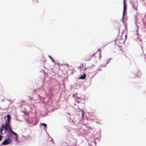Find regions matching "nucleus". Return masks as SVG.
<instances>
[{"instance_id":"1","label":"nucleus","mask_w":146,"mask_h":146,"mask_svg":"<svg viewBox=\"0 0 146 146\" xmlns=\"http://www.w3.org/2000/svg\"><path fill=\"white\" fill-rule=\"evenodd\" d=\"M10 125V123H7V122H6V123H5V125H4L3 124L2 125V127H1V133H2L3 131V129H5V131L4 133L6 132L7 129L8 127H7Z\"/></svg>"},{"instance_id":"2","label":"nucleus","mask_w":146,"mask_h":146,"mask_svg":"<svg viewBox=\"0 0 146 146\" xmlns=\"http://www.w3.org/2000/svg\"><path fill=\"white\" fill-rule=\"evenodd\" d=\"M10 125V123H7V122H6V123H5V125H4L3 124L2 125V127H1V133H2L3 131V129H5V131L4 133L6 132L7 129L8 127H7Z\"/></svg>"},{"instance_id":"3","label":"nucleus","mask_w":146,"mask_h":146,"mask_svg":"<svg viewBox=\"0 0 146 146\" xmlns=\"http://www.w3.org/2000/svg\"><path fill=\"white\" fill-rule=\"evenodd\" d=\"M11 142V140L10 139H5L2 143V145H6L9 144Z\"/></svg>"},{"instance_id":"4","label":"nucleus","mask_w":146,"mask_h":146,"mask_svg":"<svg viewBox=\"0 0 146 146\" xmlns=\"http://www.w3.org/2000/svg\"><path fill=\"white\" fill-rule=\"evenodd\" d=\"M126 7L125 0H123V11L122 18H124V14H125V11L126 10Z\"/></svg>"},{"instance_id":"5","label":"nucleus","mask_w":146,"mask_h":146,"mask_svg":"<svg viewBox=\"0 0 146 146\" xmlns=\"http://www.w3.org/2000/svg\"><path fill=\"white\" fill-rule=\"evenodd\" d=\"M120 38L119 39V42L120 43H123L125 42V40L126 39L127 37H125V38L123 39L122 37H120Z\"/></svg>"},{"instance_id":"6","label":"nucleus","mask_w":146,"mask_h":146,"mask_svg":"<svg viewBox=\"0 0 146 146\" xmlns=\"http://www.w3.org/2000/svg\"><path fill=\"white\" fill-rule=\"evenodd\" d=\"M121 36H127V33L126 31H123L121 33Z\"/></svg>"},{"instance_id":"7","label":"nucleus","mask_w":146,"mask_h":146,"mask_svg":"<svg viewBox=\"0 0 146 146\" xmlns=\"http://www.w3.org/2000/svg\"><path fill=\"white\" fill-rule=\"evenodd\" d=\"M86 77V74H84V75L81 76L79 78V79H85Z\"/></svg>"},{"instance_id":"8","label":"nucleus","mask_w":146,"mask_h":146,"mask_svg":"<svg viewBox=\"0 0 146 146\" xmlns=\"http://www.w3.org/2000/svg\"><path fill=\"white\" fill-rule=\"evenodd\" d=\"M141 75V73L140 72H139L137 74L136 77H138L139 78L140 77V76Z\"/></svg>"},{"instance_id":"9","label":"nucleus","mask_w":146,"mask_h":146,"mask_svg":"<svg viewBox=\"0 0 146 146\" xmlns=\"http://www.w3.org/2000/svg\"><path fill=\"white\" fill-rule=\"evenodd\" d=\"M9 127L10 129V130L11 131V132L13 133V134H15V133L14 132L13 130H12L11 126L10 125L9 126Z\"/></svg>"},{"instance_id":"10","label":"nucleus","mask_w":146,"mask_h":146,"mask_svg":"<svg viewBox=\"0 0 146 146\" xmlns=\"http://www.w3.org/2000/svg\"><path fill=\"white\" fill-rule=\"evenodd\" d=\"M98 51H99L100 52L99 54V58H101V57H102V56H101V50L99 48L98 50Z\"/></svg>"},{"instance_id":"11","label":"nucleus","mask_w":146,"mask_h":146,"mask_svg":"<svg viewBox=\"0 0 146 146\" xmlns=\"http://www.w3.org/2000/svg\"><path fill=\"white\" fill-rule=\"evenodd\" d=\"M51 59V61L53 63L55 62L54 61V60L52 58L50 55L48 56Z\"/></svg>"},{"instance_id":"12","label":"nucleus","mask_w":146,"mask_h":146,"mask_svg":"<svg viewBox=\"0 0 146 146\" xmlns=\"http://www.w3.org/2000/svg\"><path fill=\"white\" fill-rule=\"evenodd\" d=\"M15 135V138L16 139V140L17 141H18V138H17V134L15 133V134H14Z\"/></svg>"},{"instance_id":"13","label":"nucleus","mask_w":146,"mask_h":146,"mask_svg":"<svg viewBox=\"0 0 146 146\" xmlns=\"http://www.w3.org/2000/svg\"><path fill=\"white\" fill-rule=\"evenodd\" d=\"M41 125H42L44 126V128H45L47 126L46 124L45 123H42Z\"/></svg>"},{"instance_id":"14","label":"nucleus","mask_w":146,"mask_h":146,"mask_svg":"<svg viewBox=\"0 0 146 146\" xmlns=\"http://www.w3.org/2000/svg\"><path fill=\"white\" fill-rule=\"evenodd\" d=\"M7 119H10L11 116L9 115V114L7 115Z\"/></svg>"},{"instance_id":"15","label":"nucleus","mask_w":146,"mask_h":146,"mask_svg":"<svg viewBox=\"0 0 146 146\" xmlns=\"http://www.w3.org/2000/svg\"><path fill=\"white\" fill-rule=\"evenodd\" d=\"M10 119H7V121H6L7 123H10Z\"/></svg>"},{"instance_id":"16","label":"nucleus","mask_w":146,"mask_h":146,"mask_svg":"<svg viewBox=\"0 0 146 146\" xmlns=\"http://www.w3.org/2000/svg\"><path fill=\"white\" fill-rule=\"evenodd\" d=\"M2 136H0V141H1L2 139Z\"/></svg>"},{"instance_id":"17","label":"nucleus","mask_w":146,"mask_h":146,"mask_svg":"<svg viewBox=\"0 0 146 146\" xmlns=\"http://www.w3.org/2000/svg\"><path fill=\"white\" fill-rule=\"evenodd\" d=\"M97 54V53H96V52L95 53H94V54H93V55L92 56V57L94 56H95V54Z\"/></svg>"},{"instance_id":"18","label":"nucleus","mask_w":146,"mask_h":146,"mask_svg":"<svg viewBox=\"0 0 146 146\" xmlns=\"http://www.w3.org/2000/svg\"><path fill=\"white\" fill-rule=\"evenodd\" d=\"M76 97L77 98H78V99H81L80 97H79L78 96H77Z\"/></svg>"},{"instance_id":"19","label":"nucleus","mask_w":146,"mask_h":146,"mask_svg":"<svg viewBox=\"0 0 146 146\" xmlns=\"http://www.w3.org/2000/svg\"><path fill=\"white\" fill-rule=\"evenodd\" d=\"M91 59V58L90 57V58L88 60L86 59V60L87 61L89 60H90Z\"/></svg>"},{"instance_id":"20","label":"nucleus","mask_w":146,"mask_h":146,"mask_svg":"<svg viewBox=\"0 0 146 146\" xmlns=\"http://www.w3.org/2000/svg\"><path fill=\"white\" fill-rule=\"evenodd\" d=\"M73 96L74 97L75 96V95H74V94H73Z\"/></svg>"},{"instance_id":"21","label":"nucleus","mask_w":146,"mask_h":146,"mask_svg":"<svg viewBox=\"0 0 146 146\" xmlns=\"http://www.w3.org/2000/svg\"><path fill=\"white\" fill-rule=\"evenodd\" d=\"M83 114H84V113H82V116H83Z\"/></svg>"}]
</instances>
